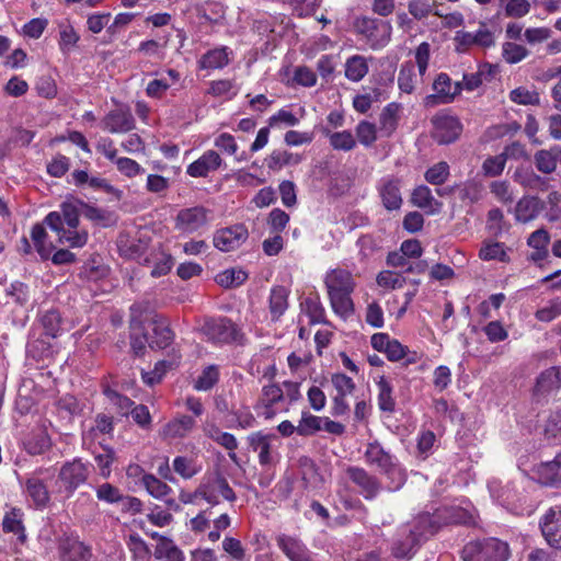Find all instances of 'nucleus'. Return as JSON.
Returning a JSON list of instances; mask_svg holds the SVG:
<instances>
[{"instance_id": "nucleus-58", "label": "nucleus", "mask_w": 561, "mask_h": 561, "mask_svg": "<svg viewBox=\"0 0 561 561\" xmlns=\"http://www.w3.org/2000/svg\"><path fill=\"white\" fill-rule=\"evenodd\" d=\"M42 325L48 336L56 337L61 330V317L56 310L46 311L41 318Z\"/></svg>"}, {"instance_id": "nucleus-47", "label": "nucleus", "mask_w": 561, "mask_h": 561, "mask_svg": "<svg viewBox=\"0 0 561 561\" xmlns=\"http://www.w3.org/2000/svg\"><path fill=\"white\" fill-rule=\"evenodd\" d=\"M549 241L550 236L545 228L537 229L529 236L527 243L530 248L537 251L536 255H533L535 260L541 259L546 255Z\"/></svg>"}, {"instance_id": "nucleus-10", "label": "nucleus", "mask_w": 561, "mask_h": 561, "mask_svg": "<svg viewBox=\"0 0 561 561\" xmlns=\"http://www.w3.org/2000/svg\"><path fill=\"white\" fill-rule=\"evenodd\" d=\"M433 138L440 145L454 142L461 134L462 125L453 115L439 112L432 118Z\"/></svg>"}, {"instance_id": "nucleus-36", "label": "nucleus", "mask_w": 561, "mask_h": 561, "mask_svg": "<svg viewBox=\"0 0 561 561\" xmlns=\"http://www.w3.org/2000/svg\"><path fill=\"white\" fill-rule=\"evenodd\" d=\"M351 295L352 293L328 294L332 310L343 319H347L354 313V304Z\"/></svg>"}, {"instance_id": "nucleus-49", "label": "nucleus", "mask_w": 561, "mask_h": 561, "mask_svg": "<svg viewBox=\"0 0 561 561\" xmlns=\"http://www.w3.org/2000/svg\"><path fill=\"white\" fill-rule=\"evenodd\" d=\"M534 163L538 171L550 174L557 169V156L552 152L551 149H542L535 153Z\"/></svg>"}, {"instance_id": "nucleus-14", "label": "nucleus", "mask_w": 561, "mask_h": 561, "mask_svg": "<svg viewBox=\"0 0 561 561\" xmlns=\"http://www.w3.org/2000/svg\"><path fill=\"white\" fill-rule=\"evenodd\" d=\"M249 237L248 229L243 225H234L218 230L214 236V245L222 252H229L241 247Z\"/></svg>"}, {"instance_id": "nucleus-62", "label": "nucleus", "mask_w": 561, "mask_h": 561, "mask_svg": "<svg viewBox=\"0 0 561 561\" xmlns=\"http://www.w3.org/2000/svg\"><path fill=\"white\" fill-rule=\"evenodd\" d=\"M376 282L380 287L396 289L403 286L405 278L392 271H382L377 275Z\"/></svg>"}, {"instance_id": "nucleus-28", "label": "nucleus", "mask_w": 561, "mask_h": 561, "mask_svg": "<svg viewBox=\"0 0 561 561\" xmlns=\"http://www.w3.org/2000/svg\"><path fill=\"white\" fill-rule=\"evenodd\" d=\"M231 54L227 46L210 49L199 58L198 66L206 70L221 69L230 62Z\"/></svg>"}, {"instance_id": "nucleus-51", "label": "nucleus", "mask_w": 561, "mask_h": 561, "mask_svg": "<svg viewBox=\"0 0 561 561\" xmlns=\"http://www.w3.org/2000/svg\"><path fill=\"white\" fill-rule=\"evenodd\" d=\"M127 548L133 557L138 560H148L150 557V549L146 541L136 533L128 536L126 541Z\"/></svg>"}, {"instance_id": "nucleus-24", "label": "nucleus", "mask_w": 561, "mask_h": 561, "mask_svg": "<svg viewBox=\"0 0 561 561\" xmlns=\"http://www.w3.org/2000/svg\"><path fill=\"white\" fill-rule=\"evenodd\" d=\"M413 206L423 209L427 215H436L442 210L443 203L437 201L428 186L419 185L411 194Z\"/></svg>"}, {"instance_id": "nucleus-32", "label": "nucleus", "mask_w": 561, "mask_h": 561, "mask_svg": "<svg viewBox=\"0 0 561 561\" xmlns=\"http://www.w3.org/2000/svg\"><path fill=\"white\" fill-rule=\"evenodd\" d=\"M284 398V390L277 385L265 386L262 389V396L260 399V407L262 411L260 415L266 420L272 419L275 414L272 407L279 402Z\"/></svg>"}, {"instance_id": "nucleus-39", "label": "nucleus", "mask_w": 561, "mask_h": 561, "mask_svg": "<svg viewBox=\"0 0 561 561\" xmlns=\"http://www.w3.org/2000/svg\"><path fill=\"white\" fill-rule=\"evenodd\" d=\"M368 73V64L366 57L354 55L345 62V76L348 80L360 81Z\"/></svg>"}, {"instance_id": "nucleus-60", "label": "nucleus", "mask_w": 561, "mask_h": 561, "mask_svg": "<svg viewBox=\"0 0 561 561\" xmlns=\"http://www.w3.org/2000/svg\"><path fill=\"white\" fill-rule=\"evenodd\" d=\"M486 228L493 236H499L503 231L507 230L506 222L504 220L503 211L499 208H493L488 213Z\"/></svg>"}, {"instance_id": "nucleus-64", "label": "nucleus", "mask_w": 561, "mask_h": 561, "mask_svg": "<svg viewBox=\"0 0 561 561\" xmlns=\"http://www.w3.org/2000/svg\"><path fill=\"white\" fill-rule=\"evenodd\" d=\"M561 314V299L556 298L548 302L547 306L540 308L536 312V318L539 321L550 322Z\"/></svg>"}, {"instance_id": "nucleus-23", "label": "nucleus", "mask_w": 561, "mask_h": 561, "mask_svg": "<svg viewBox=\"0 0 561 561\" xmlns=\"http://www.w3.org/2000/svg\"><path fill=\"white\" fill-rule=\"evenodd\" d=\"M221 161L218 152L207 150L187 167L186 173L193 178H205L209 172L217 170Z\"/></svg>"}, {"instance_id": "nucleus-37", "label": "nucleus", "mask_w": 561, "mask_h": 561, "mask_svg": "<svg viewBox=\"0 0 561 561\" xmlns=\"http://www.w3.org/2000/svg\"><path fill=\"white\" fill-rule=\"evenodd\" d=\"M2 528L5 533H13L19 536V539L24 541L26 538L25 528L23 526V512L20 508L13 507L5 513L2 520Z\"/></svg>"}, {"instance_id": "nucleus-53", "label": "nucleus", "mask_w": 561, "mask_h": 561, "mask_svg": "<svg viewBox=\"0 0 561 561\" xmlns=\"http://www.w3.org/2000/svg\"><path fill=\"white\" fill-rule=\"evenodd\" d=\"M378 130L374 123L367 121L359 122L355 129L358 141L365 147H370L377 140Z\"/></svg>"}, {"instance_id": "nucleus-7", "label": "nucleus", "mask_w": 561, "mask_h": 561, "mask_svg": "<svg viewBox=\"0 0 561 561\" xmlns=\"http://www.w3.org/2000/svg\"><path fill=\"white\" fill-rule=\"evenodd\" d=\"M202 499L211 505L219 503V496L222 499L233 502L236 494L230 488L227 479L219 473H211L206 476L199 483V492Z\"/></svg>"}, {"instance_id": "nucleus-19", "label": "nucleus", "mask_w": 561, "mask_h": 561, "mask_svg": "<svg viewBox=\"0 0 561 561\" xmlns=\"http://www.w3.org/2000/svg\"><path fill=\"white\" fill-rule=\"evenodd\" d=\"M102 127L112 134L127 133L135 127V121L129 110L116 108L111 111L102 121Z\"/></svg>"}, {"instance_id": "nucleus-35", "label": "nucleus", "mask_w": 561, "mask_h": 561, "mask_svg": "<svg viewBox=\"0 0 561 561\" xmlns=\"http://www.w3.org/2000/svg\"><path fill=\"white\" fill-rule=\"evenodd\" d=\"M44 225L46 224L43 221V224H36L33 226L31 230V239L39 256L43 260H47L55 247L51 242L47 241V232Z\"/></svg>"}, {"instance_id": "nucleus-33", "label": "nucleus", "mask_w": 561, "mask_h": 561, "mask_svg": "<svg viewBox=\"0 0 561 561\" xmlns=\"http://www.w3.org/2000/svg\"><path fill=\"white\" fill-rule=\"evenodd\" d=\"M540 215L549 221L556 222L561 219V193L551 191L546 198H539Z\"/></svg>"}, {"instance_id": "nucleus-15", "label": "nucleus", "mask_w": 561, "mask_h": 561, "mask_svg": "<svg viewBox=\"0 0 561 561\" xmlns=\"http://www.w3.org/2000/svg\"><path fill=\"white\" fill-rule=\"evenodd\" d=\"M539 525L547 543L561 551V507L550 508Z\"/></svg>"}, {"instance_id": "nucleus-40", "label": "nucleus", "mask_w": 561, "mask_h": 561, "mask_svg": "<svg viewBox=\"0 0 561 561\" xmlns=\"http://www.w3.org/2000/svg\"><path fill=\"white\" fill-rule=\"evenodd\" d=\"M156 559H165L167 561H184L185 557L179 547L169 538H161L154 549Z\"/></svg>"}, {"instance_id": "nucleus-43", "label": "nucleus", "mask_w": 561, "mask_h": 561, "mask_svg": "<svg viewBox=\"0 0 561 561\" xmlns=\"http://www.w3.org/2000/svg\"><path fill=\"white\" fill-rule=\"evenodd\" d=\"M300 161L299 154L286 150H274L267 158V167L272 170H280L285 165H295Z\"/></svg>"}, {"instance_id": "nucleus-30", "label": "nucleus", "mask_w": 561, "mask_h": 561, "mask_svg": "<svg viewBox=\"0 0 561 561\" xmlns=\"http://www.w3.org/2000/svg\"><path fill=\"white\" fill-rule=\"evenodd\" d=\"M26 495L37 508H44L49 503V492L46 484L37 477H30L25 481Z\"/></svg>"}, {"instance_id": "nucleus-16", "label": "nucleus", "mask_w": 561, "mask_h": 561, "mask_svg": "<svg viewBox=\"0 0 561 561\" xmlns=\"http://www.w3.org/2000/svg\"><path fill=\"white\" fill-rule=\"evenodd\" d=\"M136 257L146 265H152L150 274L153 277L167 275L174 263L172 255L165 252L161 244L153 247L149 254L144 256V253H140Z\"/></svg>"}, {"instance_id": "nucleus-6", "label": "nucleus", "mask_w": 561, "mask_h": 561, "mask_svg": "<svg viewBox=\"0 0 561 561\" xmlns=\"http://www.w3.org/2000/svg\"><path fill=\"white\" fill-rule=\"evenodd\" d=\"M44 222L49 227L58 237L60 244H68L70 248H82L87 244L89 233L85 229L70 228L64 226L61 215L57 211H50L45 218Z\"/></svg>"}, {"instance_id": "nucleus-25", "label": "nucleus", "mask_w": 561, "mask_h": 561, "mask_svg": "<svg viewBox=\"0 0 561 561\" xmlns=\"http://www.w3.org/2000/svg\"><path fill=\"white\" fill-rule=\"evenodd\" d=\"M275 440H277L275 435H266L261 432L250 435V446L255 453H257L261 465L265 466L273 462V442Z\"/></svg>"}, {"instance_id": "nucleus-8", "label": "nucleus", "mask_w": 561, "mask_h": 561, "mask_svg": "<svg viewBox=\"0 0 561 561\" xmlns=\"http://www.w3.org/2000/svg\"><path fill=\"white\" fill-rule=\"evenodd\" d=\"M433 90L435 93L423 99L425 107H434L453 102L456 95L462 91V85L460 82L453 83L447 73L440 72L433 82Z\"/></svg>"}, {"instance_id": "nucleus-50", "label": "nucleus", "mask_w": 561, "mask_h": 561, "mask_svg": "<svg viewBox=\"0 0 561 561\" xmlns=\"http://www.w3.org/2000/svg\"><path fill=\"white\" fill-rule=\"evenodd\" d=\"M172 467L173 470L185 480L193 478L201 470V468L196 466L194 459L184 456L175 457L173 459Z\"/></svg>"}, {"instance_id": "nucleus-55", "label": "nucleus", "mask_w": 561, "mask_h": 561, "mask_svg": "<svg viewBox=\"0 0 561 561\" xmlns=\"http://www.w3.org/2000/svg\"><path fill=\"white\" fill-rule=\"evenodd\" d=\"M479 256L484 261L499 260L505 262L507 260L504 244L500 242H485L480 249Z\"/></svg>"}, {"instance_id": "nucleus-44", "label": "nucleus", "mask_w": 561, "mask_h": 561, "mask_svg": "<svg viewBox=\"0 0 561 561\" xmlns=\"http://www.w3.org/2000/svg\"><path fill=\"white\" fill-rule=\"evenodd\" d=\"M417 82L415 69L412 62H404L401 65L398 75V85L401 92L411 94Z\"/></svg>"}, {"instance_id": "nucleus-21", "label": "nucleus", "mask_w": 561, "mask_h": 561, "mask_svg": "<svg viewBox=\"0 0 561 561\" xmlns=\"http://www.w3.org/2000/svg\"><path fill=\"white\" fill-rule=\"evenodd\" d=\"M456 50L459 53L466 51L470 46L478 45L481 47H490L494 45L493 34L485 30L480 28L477 33L457 32L455 36Z\"/></svg>"}, {"instance_id": "nucleus-26", "label": "nucleus", "mask_w": 561, "mask_h": 561, "mask_svg": "<svg viewBox=\"0 0 561 561\" xmlns=\"http://www.w3.org/2000/svg\"><path fill=\"white\" fill-rule=\"evenodd\" d=\"M383 206L388 210L399 209L402 205L401 182L398 179H385L379 187Z\"/></svg>"}, {"instance_id": "nucleus-57", "label": "nucleus", "mask_w": 561, "mask_h": 561, "mask_svg": "<svg viewBox=\"0 0 561 561\" xmlns=\"http://www.w3.org/2000/svg\"><path fill=\"white\" fill-rule=\"evenodd\" d=\"M449 176V165L440 161L431 167L424 174L425 180L433 185H442Z\"/></svg>"}, {"instance_id": "nucleus-13", "label": "nucleus", "mask_w": 561, "mask_h": 561, "mask_svg": "<svg viewBox=\"0 0 561 561\" xmlns=\"http://www.w3.org/2000/svg\"><path fill=\"white\" fill-rule=\"evenodd\" d=\"M58 554L60 561H90L92 550L78 537L64 535L58 540Z\"/></svg>"}, {"instance_id": "nucleus-54", "label": "nucleus", "mask_w": 561, "mask_h": 561, "mask_svg": "<svg viewBox=\"0 0 561 561\" xmlns=\"http://www.w3.org/2000/svg\"><path fill=\"white\" fill-rule=\"evenodd\" d=\"M323 419L312 414L304 413L297 425V433L301 436H310L322 428Z\"/></svg>"}, {"instance_id": "nucleus-9", "label": "nucleus", "mask_w": 561, "mask_h": 561, "mask_svg": "<svg viewBox=\"0 0 561 561\" xmlns=\"http://www.w3.org/2000/svg\"><path fill=\"white\" fill-rule=\"evenodd\" d=\"M202 333L208 341L218 344H228L237 340L238 329L228 318H208L205 319Z\"/></svg>"}, {"instance_id": "nucleus-41", "label": "nucleus", "mask_w": 561, "mask_h": 561, "mask_svg": "<svg viewBox=\"0 0 561 561\" xmlns=\"http://www.w3.org/2000/svg\"><path fill=\"white\" fill-rule=\"evenodd\" d=\"M219 380V368L216 365L206 366L194 380L193 387L197 391L210 390Z\"/></svg>"}, {"instance_id": "nucleus-42", "label": "nucleus", "mask_w": 561, "mask_h": 561, "mask_svg": "<svg viewBox=\"0 0 561 561\" xmlns=\"http://www.w3.org/2000/svg\"><path fill=\"white\" fill-rule=\"evenodd\" d=\"M216 283L225 288L242 285L248 279V274L240 268H229L216 275Z\"/></svg>"}, {"instance_id": "nucleus-18", "label": "nucleus", "mask_w": 561, "mask_h": 561, "mask_svg": "<svg viewBox=\"0 0 561 561\" xmlns=\"http://www.w3.org/2000/svg\"><path fill=\"white\" fill-rule=\"evenodd\" d=\"M530 478L546 486L561 482V453L553 460L535 466L531 469Z\"/></svg>"}, {"instance_id": "nucleus-1", "label": "nucleus", "mask_w": 561, "mask_h": 561, "mask_svg": "<svg viewBox=\"0 0 561 561\" xmlns=\"http://www.w3.org/2000/svg\"><path fill=\"white\" fill-rule=\"evenodd\" d=\"M438 529L437 522L428 513L419 514L400 525L393 537L391 551L398 559H410L423 541Z\"/></svg>"}, {"instance_id": "nucleus-17", "label": "nucleus", "mask_w": 561, "mask_h": 561, "mask_svg": "<svg viewBox=\"0 0 561 561\" xmlns=\"http://www.w3.org/2000/svg\"><path fill=\"white\" fill-rule=\"evenodd\" d=\"M276 545L289 561H313L311 551L297 537L280 534L276 537Z\"/></svg>"}, {"instance_id": "nucleus-5", "label": "nucleus", "mask_w": 561, "mask_h": 561, "mask_svg": "<svg viewBox=\"0 0 561 561\" xmlns=\"http://www.w3.org/2000/svg\"><path fill=\"white\" fill-rule=\"evenodd\" d=\"M211 211L204 206L182 208L174 218V228L181 233L191 234L208 226Z\"/></svg>"}, {"instance_id": "nucleus-56", "label": "nucleus", "mask_w": 561, "mask_h": 561, "mask_svg": "<svg viewBox=\"0 0 561 561\" xmlns=\"http://www.w3.org/2000/svg\"><path fill=\"white\" fill-rule=\"evenodd\" d=\"M558 374L557 369H547L540 374L537 378L535 390L537 393H545L554 388H559L560 385L558 382Z\"/></svg>"}, {"instance_id": "nucleus-52", "label": "nucleus", "mask_w": 561, "mask_h": 561, "mask_svg": "<svg viewBox=\"0 0 561 561\" xmlns=\"http://www.w3.org/2000/svg\"><path fill=\"white\" fill-rule=\"evenodd\" d=\"M502 55L506 62L517 64L525 59L529 55V51L523 45L506 42L502 46Z\"/></svg>"}, {"instance_id": "nucleus-3", "label": "nucleus", "mask_w": 561, "mask_h": 561, "mask_svg": "<svg viewBox=\"0 0 561 561\" xmlns=\"http://www.w3.org/2000/svg\"><path fill=\"white\" fill-rule=\"evenodd\" d=\"M353 28L373 50L385 48L391 42L393 30L390 21L368 15L356 16Z\"/></svg>"}, {"instance_id": "nucleus-4", "label": "nucleus", "mask_w": 561, "mask_h": 561, "mask_svg": "<svg viewBox=\"0 0 561 561\" xmlns=\"http://www.w3.org/2000/svg\"><path fill=\"white\" fill-rule=\"evenodd\" d=\"M508 545L496 538L471 541L462 550L463 561H506Z\"/></svg>"}, {"instance_id": "nucleus-61", "label": "nucleus", "mask_w": 561, "mask_h": 561, "mask_svg": "<svg viewBox=\"0 0 561 561\" xmlns=\"http://www.w3.org/2000/svg\"><path fill=\"white\" fill-rule=\"evenodd\" d=\"M114 163L117 170L127 178H135L145 172V169L135 160L126 157L117 158Z\"/></svg>"}, {"instance_id": "nucleus-11", "label": "nucleus", "mask_w": 561, "mask_h": 561, "mask_svg": "<svg viewBox=\"0 0 561 561\" xmlns=\"http://www.w3.org/2000/svg\"><path fill=\"white\" fill-rule=\"evenodd\" d=\"M90 470L88 465L80 459H75L62 465L58 479L62 483L67 495L72 493L88 480Z\"/></svg>"}, {"instance_id": "nucleus-46", "label": "nucleus", "mask_w": 561, "mask_h": 561, "mask_svg": "<svg viewBox=\"0 0 561 561\" xmlns=\"http://www.w3.org/2000/svg\"><path fill=\"white\" fill-rule=\"evenodd\" d=\"M324 134L329 137L330 145L335 150L350 151L356 146L355 138L350 130L330 133L324 129Z\"/></svg>"}, {"instance_id": "nucleus-27", "label": "nucleus", "mask_w": 561, "mask_h": 561, "mask_svg": "<svg viewBox=\"0 0 561 561\" xmlns=\"http://www.w3.org/2000/svg\"><path fill=\"white\" fill-rule=\"evenodd\" d=\"M151 325L152 335L150 337L149 346L161 350L169 346L173 341L174 334L169 327L168 320L157 316L151 320Z\"/></svg>"}, {"instance_id": "nucleus-63", "label": "nucleus", "mask_w": 561, "mask_h": 561, "mask_svg": "<svg viewBox=\"0 0 561 561\" xmlns=\"http://www.w3.org/2000/svg\"><path fill=\"white\" fill-rule=\"evenodd\" d=\"M96 497L99 501L114 504L119 503V501L123 500V494L118 488L106 482L98 486Z\"/></svg>"}, {"instance_id": "nucleus-31", "label": "nucleus", "mask_w": 561, "mask_h": 561, "mask_svg": "<svg viewBox=\"0 0 561 561\" xmlns=\"http://www.w3.org/2000/svg\"><path fill=\"white\" fill-rule=\"evenodd\" d=\"M539 197L524 196L515 207V218L517 221L526 224L536 219L540 215Z\"/></svg>"}, {"instance_id": "nucleus-38", "label": "nucleus", "mask_w": 561, "mask_h": 561, "mask_svg": "<svg viewBox=\"0 0 561 561\" xmlns=\"http://www.w3.org/2000/svg\"><path fill=\"white\" fill-rule=\"evenodd\" d=\"M141 483L146 491L157 500H164V497L172 493L170 485L151 473H145L141 478Z\"/></svg>"}, {"instance_id": "nucleus-20", "label": "nucleus", "mask_w": 561, "mask_h": 561, "mask_svg": "<svg viewBox=\"0 0 561 561\" xmlns=\"http://www.w3.org/2000/svg\"><path fill=\"white\" fill-rule=\"evenodd\" d=\"M195 420L188 415H181L165 423L159 432L162 439L174 440L186 437L195 427Z\"/></svg>"}, {"instance_id": "nucleus-45", "label": "nucleus", "mask_w": 561, "mask_h": 561, "mask_svg": "<svg viewBox=\"0 0 561 561\" xmlns=\"http://www.w3.org/2000/svg\"><path fill=\"white\" fill-rule=\"evenodd\" d=\"M77 201H66L60 204V209L57 213L61 215L62 225L70 228H77L80 222L79 205Z\"/></svg>"}, {"instance_id": "nucleus-59", "label": "nucleus", "mask_w": 561, "mask_h": 561, "mask_svg": "<svg viewBox=\"0 0 561 561\" xmlns=\"http://www.w3.org/2000/svg\"><path fill=\"white\" fill-rule=\"evenodd\" d=\"M510 100L520 105H538L540 102L539 94L524 87L516 88L510 92Z\"/></svg>"}, {"instance_id": "nucleus-22", "label": "nucleus", "mask_w": 561, "mask_h": 561, "mask_svg": "<svg viewBox=\"0 0 561 561\" xmlns=\"http://www.w3.org/2000/svg\"><path fill=\"white\" fill-rule=\"evenodd\" d=\"M324 284L328 294L353 293L356 285L352 273L343 268H335L327 273Z\"/></svg>"}, {"instance_id": "nucleus-48", "label": "nucleus", "mask_w": 561, "mask_h": 561, "mask_svg": "<svg viewBox=\"0 0 561 561\" xmlns=\"http://www.w3.org/2000/svg\"><path fill=\"white\" fill-rule=\"evenodd\" d=\"M378 386V405L385 412H393L394 399L392 397V387L385 377H380Z\"/></svg>"}, {"instance_id": "nucleus-29", "label": "nucleus", "mask_w": 561, "mask_h": 561, "mask_svg": "<svg viewBox=\"0 0 561 561\" xmlns=\"http://www.w3.org/2000/svg\"><path fill=\"white\" fill-rule=\"evenodd\" d=\"M401 105L392 102L383 107L379 115V133L382 137H390L398 127Z\"/></svg>"}, {"instance_id": "nucleus-34", "label": "nucleus", "mask_w": 561, "mask_h": 561, "mask_svg": "<svg viewBox=\"0 0 561 561\" xmlns=\"http://www.w3.org/2000/svg\"><path fill=\"white\" fill-rule=\"evenodd\" d=\"M288 290L283 286L271 289L268 309L272 320H278L288 308Z\"/></svg>"}, {"instance_id": "nucleus-12", "label": "nucleus", "mask_w": 561, "mask_h": 561, "mask_svg": "<svg viewBox=\"0 0 561 561\" xmlns=\"http://www.w3.org/2000/svg\"><path fill=\"white\" fill-rule=\"evenodd\" d=\"M346 473L366 500H374L382 490L381 481L364 468L348 467Z\"/></svg>"}, {"instance_id": "nucleus-2", "label": "nucleus", "mask_w": 561, "mask_h": 561, "mask_svg": "<svg viewBox=\"0 0 561 561\" xmlns=\"http://www.w3.org/2000/svg\"><path fill=\"white\" fill-rule=\"evenodd\" d=\"M364 458L368 466L375 468L388 479V491H398L407 482L405 469L378 442L367 444Z\"/></svg>"}]
</instances>
